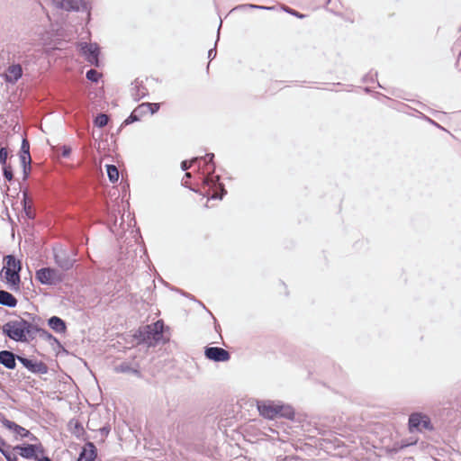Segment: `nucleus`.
Instances as JSON below:
<instances>
[{
  "instance_id": "obj_1",
  "label": "nucleus",
  "mask_w": 461,
  "mask_h": 461,
  "mask_svg": "<svg viewBox=\"0 0 461 461\" xmlns=\"http://www.w3.org/2000/svg\"><path fill=\"white\" fill-rule=\"evenodd\" d=\"M214 154L206 153L203 157H195L191 161L184 160L181 163V169L186 171L194 164H198V169L201 171V176L203 187L207 188L203 195L209 199H220L227 194L224 185L220 182V176H214L215 164L213 162Z\"/></svg>"
},
{
  "instance_id": "obj_2",
  "label": "nucleus",
  "mask_w": 461,
  "mask_h": 461,
  "mask_svg": "<svg viewBox=\"0 0 461 461\" xmlns=\"http://www.w3.org/2000/svg\"><path fill=\"white\" fill-rule=\"evenodd\" d=\"M23 314L29 320L19 316L15 320L9 321L3 325L2 332L15 342L28 343L37 337V324L34 323L37 316L27 312Z\"/></svg>"
},
{
  "instance_id": "obj_3",
  "label": "nucleus",
  "mask_w": 461,
  "mask_h": 461,
  "mask_svg": "<svg viewBox=\"0 0 461 461\" xmlns=\"http://www.w3.org/2000/svg\"><path fill=\"white\" fill-rule=\"evenodd\" d=\"M164 322L159 320L151 325H146L140 328L134 334L135 339L139 344H147L148 346H154L161 340L164 331Z\"/></svg>"
},
{
  "instance_id": "obj_4",
  "label": "nucleus",
  "mask_w": 461,
  "mask_h": 461,
  "mask_svg": "<svg viewBox=\"0 0 461 461\" xmlns=\"http://www.w3.org/2000/svg\"><path fill=\"white\" fill-rule=\"evenodd\" d=\"M35 278L41 285H56L62 282L63 275L52 267H42L36 271Z\"/></svg>"
},
{
  "instance_id": "obj_5",
  "label": "nucleus",
  "mask_w": 461,
  "mask_h": 461,
  "mask_svg": "<svg viewBox=\"0 0 461 461\" xmlns=\"http://www.w3.org/2000/svg\"><path fill=\"white\" fill-rule=\"evenodd\" d=\"M408 424L411 432H413L414 430L421 431L422 429H433L429 417L420 412L411 413L409 417Z\"/></svg>"
},
{
  "instance_id": "obj_6",
  "label": "nucleus",
  "mask_w": 461,
  "mask_h": 461,
  "mask_svg": "<svg viewBox=\"0 0 461 461\" xmlns=\"http://www.w3.org/2000/svg\"><path fill=\"white\" fill-rule=\"evenodd\" d=\"M80 52L85 57V59L90 63L91 65H94L95 67L100 66L99 61V54H100V48L97 43H87V42H82L80 43Z\"/></svg>"
},
{
  "instance_id": "obj_7",
  "label": "nucleus",
  "mask_w": 461,
  "mask_h": 461,
  "mask_svg": "<svg viewBox=\"0 0 461 461\" xmlns=\"http://www.w3.org/2000/svg\"><path fill=\"white\" fill-rule=\"evenodd\" d=\"M2 425L12 431L14 436L15 439H18V438H29L32 441L37 440V438L27 429L20 426L19 424L15 423L14 421H12L5 417H2L0 420Z\"/></svg>"
},
{
  "instance_id": "obj_8",
  "label": "nucleus",
  "mask_w": 461,
  "mask_h": 461,
  "mask_svg": "<svg viewBox=\"0 0 461 461\" xmlns=\"http://www.w3.org/2000/svg\"><path fill=\"white\" fill-rule=\"evenodd\" d=\"M277 402L274 401H260L258 402V410L259 414L268 420H274L278 417Z\"/></svg>"
},
{
  "instance_id": "obj_9",
  "label": "nucleus",
  "mask_w": 461,
  "mask_h": 461,
  "mask_svg": "<svg viewBox=\"0 0 461 461\" xmlns=\"http://www.w3.org/2000/svg\"><path fill=\"white\" fill-rule=\"evenodd\" d=\"M55 263L63 270H69L73 267L76 258L66 250L59 249L54 252Z\"/></svg>"
},
{
  "instance_id": "obj_10",
  "label": "nucleus",
  "mask_w": 461,
  "mask_h": 461,
  "mask_svg": "<svg viewBox=\"0 0 461 461\" xmlns=\"http://www.w3.org/2000/svg\"><path fill=\"white\" fill-rule=\"evenodd\" d=\"M206 358L214 362H226L230 358V353L219 347H207L204 350Z\"/></svg>"
},
{
  "instance_id": "obj_11",
  "label": "nucleus",
  "mask_w": 461,
  "mask_h": 461,
  "mask_svg": "<svg viewBox=\"0 0 461 461\" xmlns=\"http://www.w3.org/2000/svg\"><path fill=\"white\" fill-rule=\"evenodd\" d=\"M18 361L33 374L45 375L48 373V366L42 361H32L24 357H18Z\"/></svg>"
},
{
  "instance_id": "obj_12",
  "label": "nucleus",
  "mask_w": 461,
  "mask_h": 461,
  "mask_svg": "<svg viewBox=\"0 0 461 461\" xmlns=\"http://www.w3.org/2000/svg\"><path fill=\"white\" fill-rule=\"evenodd\" d=\"M23 77V68L20 64L10 65L4 75L6 83L14 85Z\"/></svg>"
},
{
  "instance_id": "obj_13",
  "label": "nucleus",
  "mask_w": 461,
  "mask_h": 461,
  "mask_svg": "<svg viewBox=\"0 0 461 461\" xmlns=\"http://www.w3.org/2000/svg\"><path fill=\"white\" fill-rule=\"evenodd\" d=\"M21 357L9 350L0 351V364L7 369H14L16 367V359Z\"/></svg>"
},
{
  "instance_id": "obj_14",
  "label": "nucleus",
  "mask_w": 461,
  "mask_h": 461,
  "mask_svg": "<svg viewBox=\"0 0 461 461\" xmlns=\"http://www.w3.org/2000/svg\"><path fill=\"white\" fill-rule=\"evenodd\" d=\"M149 94L148 89L143 86L142 81L135 79L131 84V95L135 102L147 96Z\"/></svg>"
},
{
  "instance_id": "obj_15",
  "label": "nucleus",
  "mask_w": 461,
  "mask_h": 461,
  "mask_svg": "<svg viewBox=\"0 0 461 461\" xmlns=\"http://www.w3.org/2000/svg\"><path fill=\"white\" fill-rule=\"evenodd\" d=\"M148 113V105H144L142 103L141 104L138 105L131 113L126 118L122 125H129L132 122H139L140 118Z\"/></svg>"
},
{
  "instance_id": "obj_16",
  "label": "nucleus",
  "mask_w": 461,
  "mask_h": 461,
  "mask_svg": "<svg viewBox=\"0 0 461 461\" xmlns=\"http://www.w3.org/2000/svg\"><path fill=\"white\" fill-rule=\"evenodd\" d=\"M96 457V447L94 443L87 442L82 448L77 461H94Z\"/></svg>"
},
{
  "instance_id": "obj_17",
  "label": "nucleus",
  "mask_w": 461,
  "mask_h": 461,
  "mask_svg": "<svg viewBox=\"0 0 461 461\" xmlns=\"http://www.w3.org/2000/svg\"><path fill=\"white\" fill-rule=\"evenodd\" d=\"M51 4L55 8L67 12L79 10L77 0H51Z\"/></svg>"
},
{
  "instance_id": "obj_18",
  "label": "nucleus",
  "mask_w": 461,
  "mask_h": 461,
  "mask_svg": "<svg viewBox=\"0 0 461 461\" xmlns=\"http://www.w3.org/2000/svg\"><path fill=\"white\" fill-rule=\"evenodd\" d=\"M13 450L16 451L22 457L25 459L36 460V455H34V447L32 444H21L13 447Z\"/></svg>"
},
{
  "instance_id": "obj_19",
  "label": "nucleus",
  "mask_w": 461,
  "mask_h": 461,
  "mask_svg": "<svg viewBox=\"0 0 461 461\" xmlns=\"http://www.w3.org/2000/svg\"><path fill=\"white\" fill-rule=\"evenodd\" d=\"M48 325L57 333H65L67 330L66 322L58 316H52L48 320Z\"/></svg>"
},
{
  "instance_id": "obj_20",
  "label": "nucleus",
  "mask_w": 461,
  "mask_h": 461,
  "mask_svg": "<svg viewBox=\"0 0 461 461\" xmlns=\"http://www.w3.org/2000/svg\"><path fill=\"white\" fill-rule=\"evenodd\" d=\"M277 412L278 417L277 418H285L288 420H294V410L291 405L284 404L281 402H277Z\"/></svg>"
},
{
  "instance_id": "obj_21",
  "label": "nucleus",
  "mask_w": 461,
  "mask_h": 461,
  "mask_svg": "<svg viewBox=\"0 0 461 461\" xmlns=\"http://www.w3.org/2000/svg\"><path fill=\"white\" fill-rule=\"evenodd\" d=\"M17 303H18V301L14 295H13L11 293H9L7 291L0 290V304L1 305L6 306L9 308H14L17 305Z\"/></svg>"
},
{
  "instance_id": "obj_22",
  "label": "nucleus",
  "mask_w": 461,
  "mask_h": 461,
  "mask_svg": "<svg viewBox=\"0 0 461 461\" xmlns=\"http://www.w3.org/2000/svg\"><path fill=\"white\" fill-rule=\"evenodd\" d=\"M5 278L13 289L16 290L19 288L21 283L20 273L13 272L11 269H5Z\"/></svg>"
},
{
  "instance_id": "obj_23",
  "label": "nucleus",
  "mask_w": 461,
  "mask_h": 461,
  "mask_svg": "<svg viewBox=\"0 0 461 461\" xmlns=\"http://www.w3.org/2000/svg\"><path fill=\"white\" fill-rule=\"evenodd\" d=\"M23 200L21 203L23 205V212H24L25 215L27 216V218L33 220L35 218V213L32 211V202L29 199L28 192L23 191Z\"/></svg>"
},
{
  "instance_id": "obj_24",
  "label": "nucleus",
  "mask_w": 461,
  "mask_h": 461,
  "mask_svg": "<svg viewBox=\"0 0 461 461\" xmlns=\"http://www.w3.org/2000/svg\"><path fill=\"white\" fill-rule=\"evenodd\" d=\"M116 373H131L137 376H140V372L138 368V366L136 367H133L131 363L129 362H122L120 365L116 366L114 368Z\"/></svg>"
},
{
  "instance_id": "obj_25",
  "label": "nucleus",
  "mask_w": 461,
  "mask_h": 461,
  "mask_svg": "<svg viewBox=\"0 0 461 461\" xmlns=\"http://www.w3.org/2000/svg\"><path fill=\"white\" fill-rule=\"evenodd\" d=\"M20 161L21 164H24L25 162H32L30 155V143L26 139H23L22 140L20 150Z\"/></svg>"
},
{
  "instance_id": "obj_26",
  "label": "nucleus",
  "mask_w": 461,
  "mask_h": 461,
  "mask_svg": "<svg viewBox=\"0 0 461 461\" xmlns=\"http://www.w3.org/2000/svg\"><path fill=\"white\" fill-rule=\"evenodd\" d=\"M5 269H11L13 272L15 271L16 273H20L22 269V265L19 260L15 258L13 255H7L5 258Z\"/></svg>"
},
{
  "instance_id": "obj_27",
  "label": "nucleus",
  "mask_w": 461,
  "mask_h": 461,
  "mask_svg": "<svg viewBox=\"0 0 461 461\" xmlns=\"http://www.w3.org/2000/svg\"><path fill=\"white\" fill-rule=\"evenodd\" d=\"M274 6H265V5H258L253 4H244L237 5L232 9V11L236 10H247V9H257V10H273Z\"/></svg>"
},
{
  "instance_id": "obj_28",
  "label": "nucleus",
  "mask_w": 461,
  "mask_h": 461,
  "mask_svg": "<svg viewBox=\"0 0 461 461\" xmlns=\"http://www.w3.org/2000/svg\"><path fill=\"white\" fill-rule=\"evenodd\" d=\"M106 171L109 180L112 183H115L119 179V170L114 165H107Z\"/></svg>"
},
{
  "instance_id": "obj_29",
  "label": "nucleus",
  "mask_w": 461,
  "mask_h": 461,
  "mask_svg": "<svg viewBox=\"0 0 461 461\" xmlns=\"http://www.w3.org/2000/svg\"><path fill=\"white\" fill-rule=\"evenodd\" d=\"M108 121H109V118H108V116L106 114L99 113L95 118L94 124H95V126H96L98 128H104V126L107 125Z\"/></svg>"
},
{
  "instance_id": "obj_30",
  "label": "nucleus",
  "mask_w": 461,
  "mask_h": 461,
  "mask_svg": "<svg viewBox=\"0 0 461 461\" xmlns=\"http://www.w3.org/2000/svg\"><path fill=\"white\" fill-rule=\"evenodd\" d=\"M86 77L87 80L96 83L101 77V74L97 70L91 68L86 71Z\"/></svg>"
},
{
  "instance_id": "obj_31",
  "label": "nucleus",
  "mask_w": 461,
  "mask_h": 461,
  "mask_svg": "<svg viewBox=\"0 0 461 461\" xmlns=\"http://www.w3.org/2000/svg\"><path fill=\"white\" fill-rule=\"evenodd\" d=\"M13 448L12 446L8 445L6 441L0 436V453L5 456V455L10 454V449Z\"/></svg>"
},
{
  "instance_id": "obj_32",
  "label": "nucleus",
  "mask_w": 461,
  "mask_h": 461,
  "mask_svg": "<svg viewBox=\"0 0 461 461\" xmlns=\"http://www.w3.org/2000/svg\"><path fill=\"white\" fill-rule=\"evenodd\" d=\"M3 175L7 181H12L14 178L13 169L11 166H3Z\"/></svg>"
},
{
  "instance_id": "obj_33",
  "label": "nucleus",
  "mask_w": 461,
  "mask_h": 461,
  "mask_svg": "<svg viewBox=\"0 0 461 461\" xmlns=\"http://www.w3.org/2000/svg\"><path fill=\"white\" fill-rule=\"evenodd\" d=\"M32 445L34 447V455H36V458H40L41 456H44L45 449L41 443Z\"/></svg>"
},
{
  "instance_id": "obj_34",
  "label": "nucleus",
  "mask_w": 461,
  "mask_h": 461,
  "mask_svg": "<svg viewBox=\"0 0 461 461\" xmlns=\"http://www.w3.org/2000/svg\"><path fill=\"white\" fill-rule=\"evenodd\" d=\"M37 335H40L41 337L48 339V340H50V338H53V335L51 333H50L48 330L42 329V328H40L38 325H37Z\"/></svg>"
},
{
  "instance_id": "obj_35",
  "label": "nucleus",
  "mask_w": 461,
  "mask_h": 461,
  "mask_svg": "<svg viewBox=\"0 0 461 461\" xmlns=\"http://www.w3.org/2000/svg\"><path fill=\"white\" fill-rule=\"evenodd\" d=\"M144 105H148V113L149 112L151 114L157 113L159 109V104L158 103H143Z\"/></svg>"
},
{
  "instance_id": "obj_36",
  "label": "nucleus",
  "mask_w": 461,
  "mask_h": 461,
  "mask_svg": "<svg viewBox=\"0 0 461 461\" xmlns=\"http://www.w3.org/2000/svg\"><path fill=\"white\" fill-rule=\"evenodd\" d=\"M8 157L7 149L3 147L0 149V163L2 166L6 165V160Z\"/></svg>"
},
{
  "instance_id": "obj_37",
  "label": "nucleus",
  "mask_w": 461,
  "mask_h": 461,
  "mask_svg": "<svg viewBox=\"0 0 461 461\" xmlns=\"http://www.w3.org/2000/svg\"><path fill=\"white\" fill-rule=\"evenodd\" d=\"M23 166V179L26 180L29 176V174L31 172V162H25L24 164H22Z\"/></svg>"
},
{
  "instance_id": "obj_38",
  "label": "nucleus",
  "mask_w": 461,
  "mask_h": 461,
  "mask_svg": "<svg viewBox=\"0 0 461 461\" xmlns=\"http://www.w3.org/2000/svg\"><path fill=\"white\" fill-rule=\"evenodd\" d=\"M284 10H285L286 13H288V14H292V15H294V16H296V17H298V18H303V17L305 16L304 14H302L298 13L297 11H295V10H294V9H291V8H289V7H284Z\"/></svg>"
},
{
  "instance_id": "obj_39",
  "label": "nucleus",
  "mask_w": 461,
  "mask_h": 461,
  "mask_svg": "<svg viewBox=\"0 0 461 461\" xmlns=\"http://www.w3.org/2000/svg\"><path fill=\"white\" fill-rule=\"evenodd\" d=\"M71 153V148L67 145H63L61 148V155L64 158H68Z\"/></svg>"
},
{
  "instance_id": "obj_40",
  "label": "nucleus",
  "mask_w": 461,
  "mask_h": 461,
  "mask_svg": "<svg viewBox=\"0 0 461 461\" xmlns=\"http://www.w3.org/2000/svg\"><path fill=\"white\" fill-rule=\"evenodd\" d=\"M216 44H217V41L215 42V46L212 49L209 50V51H208V58L210 59V60H212L216 57V54H217Z\"/></svg>"
},
{
  "instance_id": "obj_41",
  "label": "nucleus",
  "mask_w": 461,
  "mask_h": 461,
  "mask_svg": "<svg viewBox=\"0 0 461 461\" xmlns=\"http://www.w3.org/2000/svg\"><path fill=\"white\" fill-rule=\"evenodd\" d=\"M110 432L109 427H103L100 429V433L102 436L107 437Z\"/></svg>"
},
{
  "instance_id": "obj_42",
  "label": "nucleus",
  "mask_w": 461,
  "mask_h": 461,
  "mask_svg": "<svg viewBox=\"0 0 461 461\" xmlns=\"http://www.w3.org/2000/svg\"><path fill=\"white\" fill-rule=\"evenodd\" d=\"M5 457L7 461H18L17 457L14 455H13L12 453L5 455Z\"/></svg>"
},
{
  "instance_id": "obj_43",
  "label": "nucleus",
  "mask_w": 461,
  "mask_h": 461,
  "mask_svg": "<svg viewBox=\"0 0 461 461\" xmlns=\"http://www.w3.org/2000/svg\"><path fill=\"white\" fill-rule=\"evenodd\" d=\"M35 461H52L49 456H42L40 458H37Z\"/></svg>"
},
{
  "instance_id": "obj_44",
  "label": "nucleus",
  "mask_w": 461,
  "mask_h": 461,
  "mask_svg": "<svg viewBox=\"0 0 461 461\" xmlns=\"http://www.w3.org/2000/svg\"><path fill=\"white\" fill-rule=\"evenodd\" d=\"M183 185H185V187H189L188 185V180H185V178L183 179V183H182Z\"/></svg>"
},
{
  "instance_id": "obj_45",
  "label": "nucleus",
  "mask_w": 461,
  "mask_h": 461,
  "mask_svg": "<svg viewBox=\"0 0 461 461\" xmlns=\"http://www.w3.org/2000/svg\"><path fill=\"white\" fill-rule=\"evenodd\" d=\"M191 177V173H188L186 172L185 175V179L186 178H190Z\"/></svg>"
},
{
  "instance_id": "obj_46",
  "label": "nucleus",
  "mask_w": 461,
  "mask_h": 461,
  "mask_svg": "<svg viewBox=\"0 0 461 461\" xmlns=\"http://www.w3.org/2000/svg\"><path fill=\"white\" fill-rule=\"evenodd\" d=\"M50 341H54L56 343H59V340L53 336V338H50Z\"/></svg>"
},
{
  "instance_id": "obj_47",
  "label": "nucleus",
  "mask_w": 461,
  "mask_h": 461,
  "mask_svg": "<svg viewBox=\"0 0 461 461\" xmlns=\"http://www.w3.org/2000/svg\"><path fill=\"white\" fill-rule=\"evenodd\" d=\"M215 330H216V331H219V330H220V325H217V324H216V325H215Z\"/></svg>"
},
{
  "instance_id": "obj_48",
  "label": "nucleus",
  "mask_w": 461,
  "mask_h": 461,
  "mask_svg": "<svg viewBox=\"0 0 461 461\" xmlns=\"http://www.w3.org/2000/svg\"><path fill=\"white\" fill-rule=\"evenodd\" d=\"M40 5H41V7L42 11H44V12H45V7H44L41 3H40Z\"/></svg>"
},
{
  "instance_id": "obj_49",
  "label": "nucleus",
  "mask_w": 461,
  "mask_h": 461,
  "mask_svg": "<svg viewBox=\"0 0 461 461\" xmlns=\"http://www.w3.org/2000/svg\"><path fill=\"white\" fill-rule=\"evenodd\" d=\"M221 27V23L219 24L218 32H220Z\"/></svg>"
},
{
  "instance_id": "obj_50",
  "label": "nucleus",
  "mask_w": 461,
  "mask_h": 461,
  "mask_svg": "<svg viewBox=\"0 0 461 461\" xmlns=\"http://www.w3.org/2000/svg\"><path fill=\"white\" fill-rule=\"evenodd\" d=\"M193 192H198L197 190L192 188V187H189Z\"/></svg>"
},
{
  "instance_id": "obj_51",
  "label": "nucleus",
  "mask_w": 461,
  "mask_h": 461,
  "mask_svg": "<svg viewBox=\"0 0 461 461\" xmlns=\"http://www.w3.org/2000/svg\"><path fill=\"white\" fill-rule=\"evenodd\" d=\"M365 90H366V92H369V88H368V87H366V88H365Z\"/></svg>"
}]
</instances>
